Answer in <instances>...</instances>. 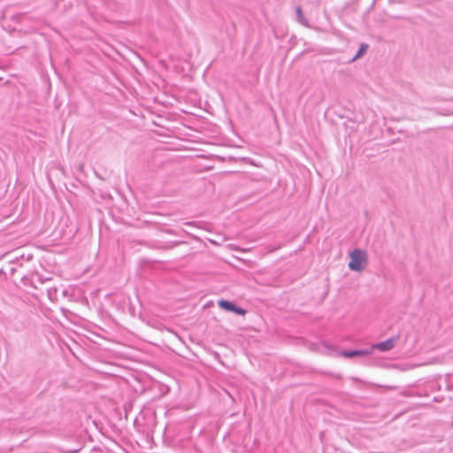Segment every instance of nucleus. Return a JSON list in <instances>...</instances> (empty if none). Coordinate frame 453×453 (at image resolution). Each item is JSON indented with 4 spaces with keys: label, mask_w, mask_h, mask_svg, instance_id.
Instances as JSON below:
<instances>
[{
    "label": "nucleus",
    "mask_w": 453,
    "mask_h": 453,
    "mask_svg": "<svg viewBox=\"0 0 453 453\" xmlns=\"http://www.w3.org/2000/svg\"><path fill=\"white\" fill-rule=\"evenodd\" d=\"M349 268L354 272H362L367 264V254L360 249H355L349 253Z\"/></svg>",
    "instance_id": "1"
},
{
    "label": "nucleus",
    "mask_w": 453,
    "mask_h": 453,
    "mask_svg": "<svg viewBox=\"0 0 453 453\" xmlns=\"http://www.w3.org/2000/svg\"><path fill=\"white\" fill-rule=\"evenodd\" d=\"M218 305H219V307H220L223 310L232 311L238 315H245L247 312L245 309H243L242 307H238L234 303L229 302L227 300H224V299L219 300Z\"/></svg>",
    "instance_id": "2"
},
{
    "label": "nucleus",
    "mask_w": 453,
    "mask_h": 453,
    "mask_svg": "<svg viewBox=\"0 0 453 453\" xmlns=\"http://www.w3.org/2000/svg\"><path fill=\"white\" fill-rule=\"evenodd\" d=\"M395 338H389L384 342H379V343H376L374 345H372L370 349H372V351L375 349H380L381 351H388L390 349H392L395 346Z\"/></svg>",
    "instance_id": "3"
},
{
    "label": "nucleus",
    "mask_w": 453,
    "mask_h": 453,
    "mask_svg": "<svg viewBox=\"0 0 453 453\" xmlns=\"http://www.w3.org/2000/svg\"><path fill=\"white\" fill-rule=\"evenodd\" d=\"M372 354V349H356V350H342L341 352V356L344 357H353L357 356H368Z\"/></svg>",
    "instance_id": "4"
},
{
    "label": "nucleus",
    "mask_w": 453,
    "mask_h": 453,
    "mask_svg": "<svg viewBox=\"0 0 453 453\" xmlns=\"http://www.w3.org/2000/svg\"><path fill=\"white\" fill-rule=\"evenodd\" d=\"M368 49V45L365 44V43H363L357 52V54L354 57L353 60H356L358 58H360L365 51L366 50Z\"/></svg>",
    "instance_id": "5"
},
{
    "label": "nucleus",
    "mask_w": 453,
    "mask_h": 453,
    "mask_svg": "<svg viewBox=\"0 0 453 453\" xmlns=\"http://www.w3.org/2000/svg\"><path fill=\"white\" fill-rule=\"evenodd\" d=\"M296 12H297V14H298L299 16H301V15H302V10H301V8H300V7H297V8H296Z\"/></svg>",
    "instance_id": "6"
}]
</instances>
